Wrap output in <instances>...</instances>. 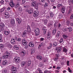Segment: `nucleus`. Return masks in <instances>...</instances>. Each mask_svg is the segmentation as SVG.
<instances>
[{
    "instance_id": "10",
    "label": "nucleus",
    "mask_w": 73,
    "mask_h": 73,
    "mask_svg": "<svg viewBox=\"0 0 73 73\" xmlns=\"http://www.w3.org/2000/svg\"><path fill=\"white\" fill-rule=\"evenodd\" d=\"M56 50H57V53H60L61 50V48L60 47H57L56 48Z\"/></svg>"
},
{
    "instance_id": "58",
    "label": "nucleus",
    "mask_w": 73,
    "mask_h": 73,
    "mask_svg": "<svg viewBox=\"0 0 73 73\" xmlns=\"http://www.w3.org/2000/svg\"><path fill=\"white\" fill-rule=\"evenodd\" d=\"M4 2L3 1H1V4H3Z\"/></svg>"
},
{
    "instance_id": "46",
    "label": "nucleus",
    "mask_w": 73,
    "mask_h": 73,
    "mask_svg": "<svg viewBox=\"0 0 73 73\" xmlns=\"http://www.w3.org/2000/svg\"><path fill=\"white\" fill-rule=\"evenodd\" d=\"M60 42H63V38H61L60 40Z\"/></svg>"
},
{
    "instance_id": "27",
    "label": "nucleus",
    "mask_w": 73,
    "mask_h": 73,
    "mask_svg": "<svg viewBox=\"0 0 73 73\" xmlns=\"http://www.w3.org/2000/svg\"><path fill=\"white\" fill-rule=\"evenodd\" d=\"M42 30L44 34H45V33H46V29L45 27H43Z\"/></svg>"
},
{
    "instance_id": "37",
    "label": "nucleus",
    "mask_w": 73,
    "mask_h": 73,
    "mask_svg": "<svg viewBox=\"0 0 73 73\" xmlns=\"http://www.w3.org/2000/svg\"><path fill=\"white\" fill-rule=\"evenodd\" d=\"M3 73H7V70L6 69L3 70L2 72Z\"/></svg>"
},
{
    "instance_id": "60",
    "label": "nucleus",
    "mask_w": 73,
    "mask_h": 73,
    "mask_svg": "<svg viewBox=\"0 0 73 73\" xmlns=\"http://www.w3.org/2000/svg\"><path fill=\"white\" fill-rule=\"evenodd\" d=\"M63 31L64 32H66V29L64 28L63 30Z\"/></svg>"
},
{
    "instance_id": "64",
    "label": "nucleus",
    "mask_w": 73,
    "mask_h": 73,
    "mask_svg": "<svg viewBox=\"0 0 73 73\" xmlns=\"http://www.w3.org/2000/svg\"><path fill=\"white\" fill-rule=\"evenodd\" d=\"M70 19H73V15H71L70 17Z\"/></svg>"
},
{
    "instance_id": "52",
    "label": "nucleus",
    "mask_w": 73,
    "mask_h": 73,
    "mask_svg": "<svg viewBox=\"0 0 73 73\" xmlns=\"http://www.w3.org/2000/svg\"><path fill=\"white\" fill-rule=\"evenodd\" d=\"M68 70L69 72H70V73H71L72 70H70V68H69V67L68 68Z\"/></svg>"
},
{
    "instance_id": "6",
    "label": "nucleus",
    "mask_w": 73,
    "mask_h": 73,
    "mask_svg": "<svg viewBox=\"0 0 73 73\" xmlns=\"http://www.w3.org/2000/svg\"><path fill=\"white\" fill-rule=\"evenodd\" d=\"M36 1H35L34 2H32L31 3V6L33 7H35L36 5Z\"/></svg>"
},
{
    "instance_id": "3",
    "label": "nucleus",
    "mask_w": 73,
    "mask_h": 73,
    "mask_svg": "<svg viewBox=\"0 0 73 73\" xmlns=\"http://www.w3.org/2000/svg\"><path fill=\"white\" fill-rule=\"evenodd\" d=\"M38 14H39V12L38 11H36L34 12L33 16L34 17H36L38 16Z\"/></svg>"
},
{
    "instance_id": "41",
    "label": "nucleus",
    "mask_w": 73,
    "mask_h": 73,
    "mask_svg": "<svg viewBox=\"0 0 73 73\" xmlns=\"http://www.w3.org/2000/svg\"><path fill=\"white\" fill-rule=\"evenodd\" d=\"M2 35L0 33V42H1L2 41Z\"/></svg>"
},
{
    "instance_id": "34",
    "label": "nucleus",
    "mask_w": 73,
    "mask_h": 73,
    "mask_svg": "<svg viewBox=\"0 0 73 73\" xmlns=\"http://www.w3.org/2000/svg\"><path fill=\"white\" fill-rule=\"evenodd\" d=\"M57 42H54L53 43V46H57Z\"/></svg>"
},
{
    "instance_id": "44",
    "label": "nucleus",
    "mask_w": 73,
    "mask_h": 73,
    "mask_svg": "<svg viewBox=\"0 0 73 73\" xmlns=\"http://www.w3.org/2000/svg\"><path fill=\"white\" fill-rule=\"evenodd\" d=\"M37 71L39 72V73H41V70L40 68L38 69Z\"/></svg>"
},
{
    "instance_id": "38",
    "label": "nucleus",
    "mask_w": 73,
    "mask_h": 73,
    "mask_svg": "<svg viewBox=\"0 0 73 73\" xmlns=\"http://www.w3.org/2000/svg\"><path fill=\"white\" fill-rule=\"evenodd\" d=\"M62 36L65 39L67 38L68 37V36L66 35H64Z\"/></svg>"
},
{
    "instance_id": "45",
    "label": "nucleus",
    "mask_w": 73,
    "mask_h": 73,
    "mask_svg": "<svg viewBox=\"0 0 73 73\" xmlns=\"http://www.w3.org/2000/svg\"><path fill=\"white\" fill-rule=\"evenodd\" d=\"M54 60L55 61H57L58 60V58H55L54 59Z\"/></svg>"
},
{
    "instance_id": "4",
    "label": "nucleus",
    "mask_w": 73,
    "mask_h": 73,
    "mask_svg": "<svg viewBox=\"0 0 73 73\" xmlns=\"http://www.w3.org/2000/svg\"><path fill=\"white\" fill-rule=\"evenodd\" d=\"M9 4L11 8H13L14 7L15 4V3H13V0H11L10 1V2Z\"/></svg>"
},
{
    "instance_id": "19",
    "label": "nucleus",
    "mask_w": 73,
    "mask_h": 73,
    "mask_svg": "<svg viewBox=\"0 0 73 73\" xmlns=\"http://www.w3.org/2000/svg\"><path fill=\"white\" fill-rule=\"evenodd\" d=\"M12 46L11 44H10L9 42H8L7 43V47L8 48H12Z\"/></svg>"
},
{
    "instance_id": "51",
    "label": "nucleus",
    "mask_w": 73,
    "mask_h": 73,
    "mask_svg": "<svg viewBox=\"0 0 73 73\" xmlns=\"http://www.w3.org/2000/svg\"><path fill=\"white\" fill-rule=\"evenodd\" d=\"M67 66H69V61L68 60L67 62Z\"/></svg>"
},
{
    "instance_id": "7",
    "label": "nucleus",
    "mask_w": 73,
    "mask_h": 73,
    "mask_svg": "<svg viewBox=\"0 0 73 73\" xmlns=\"http://www.w3.org/2000/svg\"><path fill=\"white\" fill-rule=\"evenodd\" d=\"M6 19H8L9 17V14L8 12H6L4 13Z\"/></svg>"
},
{
    "instance_id": "22",
    "label": "nucleus",
    "mask_w": 73,
    "mask_h": 73,
    "mask_svg": "<svg viewBox=\"0 0 73 73\" xmlns=\"http://www.w3.org/2000/svg\"><path fill=\"white\" fill-rule=\"evenodd\" d=\"M4 10H5V7H3L1 9H0V13H2L4 11Z\"/></svg>"
},
{
    "instance_id": "11",
    "label": "nucleus",
    "mask_w": 73,
    "mask_h": 73,
    "mask_svg": "<svg viewBox=\"0 0 73 73\" xmlns=\"http://www.w3.org/2000/svg\"><path fill=\"white\" fill-rule=\"evenodd\" d=\"M11 43L12 44H15L16 43V42H15V39L13 38H12L11 40Z\"/></svg>"
},
{
    "instance_id": "17",
    "label": "nucleus",
    "mask_w": 73,
    "mask_h": 73,
    "mask_svg": "<svg viewBox=\"0 0 73 73\" xmlns=\"http://www.w3.org/2000/svg\"><path fill=\"white\" fill-rule=\"evenodd\" d=\"M26 64L25 62L24 61L22 62L21 64V66H24Z\"/></svg>"
},
{
    "instance_id": "54",
    "label": "nucleus",
    "mask_w": 73,
    "mask_h": 73,
    "mask_svg": "<svg viewBox=\"0 0 73 73\" xmlns=\"http://www.w3.org/2000/svg\"><path fill=\"white\" fill-rule=\"evenodd\" d=\"M16 41H20V40H21V39L19 38H18V39H16Z\"/></svg>"
},
{
    "instance_id": "8",
    "label": "nucleus",
    "mask_w": 73,
    "mask_h": 73,
    "mask_svg": "<svg viewBox=\"0 0 73 73\" xmlns=\"http://www.w3.org/2000/svg\"><path fill=\"white\" fill-rule=\"evenodd\" d=\"M51 37V33L48 32L47 34V38L48 39H50Z\"/></svg>"
},
{
    "instance_id": "23",
    "label": "nucleus",
    "mask_w": 73,
    "mask_h": 73,
    "mask_svg": "<svg viewBox=\"0 0 73 73\" xmlns=\"http://www.w3.org/2000/svg\"><path fill=\"white\" fill-rule=\"evenodd\" d=\"M65 7H63L61 9V11L63 13H65Z\"/></svg>"
},
{
    "instance_id": "25",
    "label": "nucleus",
    "mask_w": 73,
    "mask_h": 73,
    "mask_svg": "<svg viewBox=\"0 0 73 73\" xmlns=\"http://www.w3.org/2000/svg\"><path fill=\"white\" fill-rule=\"evenodd\" d=\"M11 23L12 25H13V24H15V20H11Z\"/></svg>"
},
{
    "instance_id": "28",
    "label": "nucleus",
    "mask_w": 73,
    "mask_h": 73,
    "mask_svg": "<svg viewBox=\"0 0 73 73\" xmlns=\"http://www.w3.org/2000/svg\"><path fill=\"white\" fill-rule=\"evenodd\" d=\"M63 51L65 53H66L68 52V50L66 48H63Z\"/></svg>"
},
{
    "instance_id": "48",
    "label": "nucleus",
    "mask_w": 73,
    "mask_h": 73,
    "mask_svg": "<svg viewBox=\"0 0 73 73\" xmlns=\"http://www.w3.org/2000/svg\"><path fill=\"white\" fill-rule=\"evenodd\" d=\"M29 7V6L27 5H25L23 7L25 8H27V7Z\"/></svg>"
},
{
    "instance_id": "2",
    "label": "nucleus",
    "mask_w": 73,
    "mask_h": 73,
    "mask_svg": "<svg viewBox=\"0 0 73 73\" xmlns=\"http://www.w3.org/2000/svg\"><path fill=\"white\" fill-rule=\"evenodd\" d=\"M11 70L14 73H16L17 72V68L13 66H12L11 68Z\"/></svg>"
},
{
    "instance_id": "16",
    "label": "nucleus",
    "mask_w": 73,
    "mask_h": 73,
    "mask_svg": "<svg viewBox=\"0 0 73 73\" xmlns=\"http://www.w3.org/2000/svg\"><path fill=\"white\" fill-rule=\"evenodd\" d=\"M7 62H8V61H7V60H3L2 62V64H3V65H6L7 64Z\"/></svg>"
},
{
    "instance_id": "21",
    "label": "nucleus",
    "mask_w": 73,
    "mask_h": 73,
    "mask_svg": "<svg viewBox=\"0 0 73 73\" xmlns=\"http://www.w3.org/2000/svg\"><path fill=\"white\" fill-rule=\"evenodd\" d=\"M23 44L24 45H25L27 43L26 41L25 40L23 39L22 41Z\"/></svg>"
},
{
    "instance_id": "39",
    "label": "nucleus",
    "mask_w": 73,
    "mask_h": 73,
    "mask_svg": "<svg viewBox=\"0 0 73 73\" xmlns=\"http://www.w3.org/2000/svg\"><path fill=\"white\" fill-rule=\"evenodd\" d=\"M52 44H50V46L48 47V49H50V48H52Z\"/></svg>"
},
{
    "instance_id": "53",
    "label": "nucleus",
    "mask_w": 73,
    "mask_h": 73,
    "mask_svg": "<svg viewBox=\"0 0 73 73\" xmlns=\"http://www.w3.org/2000/svg\"><path fill=\"white\" fill-rule=\"evenodd\" d=\"M56 57H57V58H58L59 56H60V54H56Z\"/></svg>"
},
{
    "instance_id": "14",
    "label": "nucleus",
    "mask_w": 73,
    "mask_h": 73,
    "mask_svg": "<svg viewBox=\"0 0 73 73\" xmlns=\"http://www.w3.org/2000/svg\"><path fill=\"white\" fill-rule=\"evenodd\" d=\"M4 27H5V25L3 23H1L0 24V27L1 28H4Z\"/></svg>"
},
{
    "instance_id": "20",
    "label": "nucleus",
    "mask_w": 73,
    "mask_h": 73,
    "mask_svg": "<svg viewBox=\"0 0 73 73\" xmlns=\"http://www.w3.org/2000/svg\"><path fill=\"white\" fill-rule=\"evenodd\" d=\"M36 58L37 59H39V60H41L42 59V57L41 56H36Z\"/></svg>"
},
{
    "instance_id": "57",
    "label": "nucleus",
    "mask_w": 73,
    "mask_h": 73,
    "mask_svg": "<svg viewBox=\"0 0 73 73\" xmlns=\"http://www.w3.org/2000/svg\"><path fill=\"white\" fill-rule=\"evenodd\" d=\"M61 6H62V4H59L58 5V7H60Z\"/></svg>"
},
{
    "instance_id": "1",
    "label": "nucleus",
    "mask_w": 73,
    "mask_h": 73,
    "mask_svg": "<svg viewBox=\"0 0 73 73\" xmlns=\"http://www.w3.org/2000/svg\"><path fill=\"white\" fill-rule=\"evenodd\" d=\"M21 61V60H20V58L18 57H16V58H15V59L14 60V62H16L17 64H18V63H19Z\"/></svg>"
},
{
    "instance_id": "33",
    "label": "nucleus",
    "mask_w": 73,
    "mask_h": 73,
    "mask_svg": "<svg viewBox=\"0 0 73 73\" xmlns=\"http://www.w3.org/2000/svg\"><path fill=\"white\" fill-rule=\"evenodd\" d=\"M16 21L18 22L19 24L21 23V21L19 18H17L16 19Z\"/></svg>"
},
{
    "instance_id": "43",
    "label": "nucleus",
    "mask_w": 73,
    "mask_h": 73,
    "mask_svg": "<svg viewBox=\"0 0 73 73\" xmlns=\"http://www.w3.org/2000/svg\"><path fill=\"white\" fill-rule=\"evenodd\" d=\"M53 12H51L50 13V16L51 17H53Z\"/></svg>"
},
{
    "instance_id": "15",
    "label": "nucleus",
    "mask_w": 73,
    "mask_h": 73,
    "mask_svg": "<svg viewBox=\"0 0 73 73\" xmlns=\"http://www.w3.org/2000/svg\"><path fill=\"white\" fill-rule=\"evenodd\" d=\"M25 51H22L21 53V57H23V56H24L25 55Z\"/></svg>"
},
{
    "instance_id": "26",
    "label": "nucleus",
    "mask_w": 73,
    "mask_h": 73,
    "mask_svg": "<svg viewBox=\"0 0 73 73\" xmlns=\"http://www.w3.org/2000/svg\"><path fill=\"white\" fill-rule=\"evenodd\" d=\"M20 5L19 2H18L16 4V5L15 6V8H17V7H19V5Z\"/></svg>"
},
{
    "instance_id": "13",
    "label": "nucleus",
    "mask_w": 73,
    "mask_h": 73,
    "mask_svg": "<svg viewBox=\"0 0 73 73\" xmlns=\"http://www.w3.org/2000/svg\"><path fill=\"white\" fill-rule=\"evenodd\" d=\"M27 31L28 32H31V28H30V26H28L27 27Z\"/></svg>"
},
{
    "instance_id": "24",
    "label": "nucleus",
    "mask_w": 73,
    "mask_h": 73,
    "mask_svg": "<svg viewBox=\"0 0 73 73\" xmlns=\"http://www.w3.org/2000/svg\"><path fill=\"white\" fill-rule=\"evenodd\" d=\"M56 32V29L55 28L52 31V34L54 35Z\"/></svg>"
},
{
    "instance_id": "62",
    "label": "nucleus",
    "mask_w": 73,
    "mask_h": 73,
    "mask_svg": "<svg viewBox=\"0 0 73 73\" xmlns=\"http://www.w3.org/2000/svg\"><path fill=\"white\" fill-rule=\"evenodd\" d=\"M6 9L7 11H9V10L10 9V7H8V8H6Z\"/></svg>"
},
{
    "instance_id": "29",
    "label": "nucleus",
    "mask_w": 73,
    "mask_h": 73,
    "mask_svg": "<svg viewBox=\"0 0 73 73\" xmlns=\"http://www.w3.org/2000/svg\"><path fill=\"white\" fill-rule=\"evenodd\" d=\"M18 9L19 12H21L23 11V9L21 7H19L18 8Z\"/></svg>"
},
{
    "instance_id": "49",
    "label": "nucleus",
    "mask_w": 73,
    "mask_h": 73,
    "mask_svg": "<svg viewBox=\"0 0 73 73\" xmlns=\"http://www.w3.org/2000/svg\"><path fill=\"white\" fill-rule=\"evenodd\" d=\"M66 24L67 25H69L70 24V22L69 21H68L66 22Z\"/></svg>"
},
{
    "instance_id": "32",
    "label": "nucleus",
    "mask_w": 73,
    "mask_h": 73,
    "mask_svg": "<svg viewBox=\"0 0 73 73\" xmlns=\"http://www.w3.org/2000/svg\"><path fill=\"white\" fill-rule=\"evenodd\" d=\"M31 64V62L30 60L28 61L27 63V65H28V66H29Z\"/></svg>"
},
{
    "instance_id": "50",
    "label": "nucleus",
    "mask_w": 73,
    "mask_h": 73,
    "mask_svg": "<svg viewBox=\"0 0 73 73\" xmlns=\"http://www.w3.org/2000/svg\"><path fill=\"white\" fill-rule=\"evenodd\" d=\"M1 48V49L3 48L4 47V45L3 44H1V46H0Z\"/></svg>"
},
{
    "instance_id": "12",
    "label": "nucleus",
    "mask_w": 73,
    "mask_h": 73,
    "mask_svg": "<svg viewBox=\"0 0 73 73\" xmlns=\"http://www.w3.org/2000/svg\"><path fill=\"white\" fill-rule=\"evenodd\" d=\"M27 31H24V32L22 34V37H25V35H27Z\"/></svg>"
},
{
    "instance_id": "42",
    "label": "nucleus",
    "mask_w": 73,
    "mask_h": 73,
    "mask_svg": "<svg viewBox=\"0 0 73 73\" xmlns=\"http://www.w3.org/2000/svg\"><path fill=\"white\" fill-rule=\"evenodd\" d=\"M68 29H69V32H71L72 31V28L71 27H68L67 28Z\"/></svg>"
},
{
    "instance_id": "63",
    "label": "nucleus",
    "mask_w": 73,
    "mask_h": 73,
    "mask_svg": "<svg viewBox=\"0 0 73 73\" xmlns=\"http://www.w3.org/2000/svg\"><path fill=\"white\" fill-rule=\"evenodd\" d=\"M44 39L43 38H40V40L41 41H43V40H44Z\"/></svg>"
},
{
    "instance_id": "40",
    "label": "nucleus",
    "mask_w": 73,
    "mask_h": 73,
    "mask_svg": "<svg viewBox=\"0 0 73 73\" xmlns=\"http://www.w3.org/2000/svg\"><path fill=\"white\" fill-rule=\"evenodd\" d=\"M35 52V49L33 48L31 50V53H34Z\"/></svg>"
},
{
    "instance_id": "35",
    "label": "nucleus",
    "mask_w": 73,
    "mask_h": 73,
    "mask_svg": "<svg viewBox=\"0 0 73 73\" xmlns=\"http://www.w3.org/2000/svg\"><path fill=\"white\" fill-rule=\"evenodd\" d=\"M14 48L16 50H18L19 49V47L17 46H15L14 47Z\"/></svg>"
},
{
    "instance_id": "55",
    "label": "nucleus",
    "mask_w": 73,
    "mask_h": 73,
    "mask_svg": "<svg viewBox=\"0 0 73 73\" xmlns=\"http://www.w3.org/2000/svg\"><path fill=\"white\" fill-rule=\"evenodd\" d=\"M49 25L50 26H52V25H53V23H52V22H50L49 23Z\"/></svg>"
},
{
    "instance_id": "47",
    "label": "nucleus",
    "mask_w": 73,
    "mask_h": 73,
    "mask_svg": "<svg viewBox=\"0 0 73 73\" xmlns=\"http://www.w3.org/2000/svg\"><path fill=\"white\" fill-rule=\"evenodd\" d=\"M44 24H46V23L48 22V21L47 20H44Z\"/></svg>"
},
{
    "instance_id": "30",
    "label": "nucleus",
    "mask_w": 73,
    "mask_h": 73,
    "mask_svg": "<svg viewBox=\"0 0 73 73\" xmlns=\"http://www.w3.org/2000/svg\"><path fill=\"white\" fill-rule=\"evenodd\" d=\"M3 57L4 58H7L8 57H9V55L7 54L5 55H4Z\"/></svg>"
},
{
    "instance_id": "9",
    "label": "nucleus",
    "mask_w": 73,
    "mask_h": 73,
    "mask_svg": "<svg viewBox=\"0 0 73 73\" xmlns=\"http://www.w3.org/2000/svg\"><path fill=\"white\" fill-rule=\"evenodd\" d=\"M29 46H31V47H33L34 46V43L32 42H29Z\"/></svg>"
},
{
    "instance_id": "56",
    "label": "nucleus",
    "mask_w": 73,
    "mask_h": 73,
    "mask_svg": "<svg viewBox=\"0 0 73 73\" xmlns=\"http://www.w3.org/2000/svg\"><path fill=\"white\" fill-rule=\"evenodd\" d=\"M23 4H24L25 3L26 0H22Z\"/></svg>"
},
{
    "instance_id": "5",
    "label": "nucleus",
    "mask_w": 73,
    "mask_h": 73,
    "mask_svg": "<svg viewBox=\"0 0 73 73\" xmlns=\"http://www.w3.org/2000/svg\"><path fill=\"white\" fill-rule=\"evenodd\" d=\"M40 30L38 29H36L35 30V35L36 36H38V35H39V31Z\"/></svg>"
},
{
    "instance_id": "61",
    "label": "nucleus",
    "mask_w": 73,
    "mask_h": 73,
    "mask_svg": "<svg viewBox=\"0 0 73 73\" xmlns=\"http://www.w3.org/2000/svg\"><path fill=\"white\" fill-rule=\"evenodd\" d=\"M49 72V71H48V70H45L44 71V73H47V72Z\"/></svg>"
},
{
    "instance_id": "18",
    "label": "nucleus",
    "mask_w": 73,
    "mask_h": 73,
    "mask_svg": "<svg viewBox=\"0 0 73 73\" xmlns=\"http://www.w3.org/2000/svg\"><path fill=\"white\" fill-rule=\"evenodd\" d=\"M27 12H28L29 13H30V14H32V13H33V11L31 10H27Z\"/></svg>"
},
{
    "instance_id": "59",
    "label": "nucleus",
    "mask_w": 73,
    "mask_h": 73,
    "mask_svg": "<svg viewBox=\"0 0 73 73\" xmlns=\"http://www.w3.org/2000/svg\"><path fill=\"white\" fill-rule=\"evenodd\" d=\"M48 3H45V7H48Z\"/></svg>"
},
{
    "instance_id": "36",
    "label": "nucleus",
    "mask_w": 73,
    "mask_h": 73,
    "mask_svg": "<svg viewBox=\"0 0 73 73\" xmlns=\"http://www.w3.org/2000/svg\"><path fill=\"white\" fill-rule=\"evenodd\" d=\"M60 32H58V33L56 34L57 37H59L60 36Z\"/></svg>"
},
{
    "instance_id": "31",
    "label": "nucleus",
    "mask_w": 73,
    "mask_h": 73,
    "mask_svg": "<svg viewBox=\"0 0 73 73\" xmlns=\"http://www.w3.org/2000/svg\"><path fill=\"white\" fill-rule=\"evenodd\" d=\"M9 31H5V35H8L10 33Z\"/></svg>"
}]
</instances>
